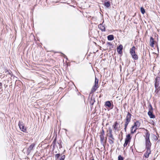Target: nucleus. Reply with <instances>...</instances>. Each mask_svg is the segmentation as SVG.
<instances>
[{
  "mask_svg": "<svg viewBox=\"0 0 160 160\" xmlns=\"http://www.w3.org/2000/svg\"><path fill=\"white\" fill-rule=\"evenodd\" d=\"M2 86V84L0 82V89H1V88Z\"/></svg>",
  "mask_w": 160,
  "mask_h": 160,
  "instance_id": "obj_42",
  "label": "nucleus"
},
{
  "mask_svg": "<svg viewBox=\"0 0 160 160\" xmlns=\"http://www.w3.org/2000/svg\"><path fill=\"white\" fill-rule=\"evenodd\" d=\"M131 116L132 115L129 112H128L125 118V122L124 124V130L125 132H126L127 131V126L130 122Z\"/></svg>",
  "mask_w": 160,
  "mask_h": 160,
  "instance_id": "obj_2",
  "label": "nucleus"
},
{
  "mask_svg": "<svg viewBox=\"0 0 160 160\" xmlns=\"http://www.w3.org/2000/svg\"><path fill=\"white\" fill-rule=\"evenodd\" d=\"M105 105L108 107L110 108L111 106V103L110 101H107L105 102Z\"/></svg>",
  "mask_w": 160,
  "mask_h": 160,
  "instance_id": "obj_16",
  "label": "nucleus"
},
{
  "mask_svg": "<svg viewBox=\"0 0 160 160\" xmlns=\"http://www.w3.org/2000/svg\"><path fill=\"white\" fill-rule=\"evenodd\" d=\"M104 135L101 134L100 135V138H104Z\"/></svg>",
  "mask_w": 160,
  "mask_h": 160,
  "instance_id": "obj_34",
  "label": "nucleus"
},
{
  "mask_svg": "<svg viewBox=\"0 0 160 160\" xmlns=\"http://www.w3.org/2000/svg\"><path fill=\"white\" fill-rule=\"evenodd\" d=\"M104 5L107 8L109 7L110 6V2L109 1L105 2L104 4Z\"/></svg>",
  "mask_w": 160,
  "mask_h": 160,
  "instance_id": "obj_18",
  "label": "nucleus"
},
{
  "mask_svg": "<svg viewBox=\"0 0 160 160\" xmlns=\"http://www.w3.org/2000/svg\"><path fill=\"white\" fill-rule=\"evenodd\" d=\"M138 129H136V128H135V129L133 130L134 133L136 132V130Z\"/></svg>",
  "mask_w": 160,
  "mask_h": 160,
  "instance_id": "obj_41",
  "label": "nucleus"
},
{
  "mask_svg": "<svg viewBox=\"0 0 160 160\" xmlns=\"http://www.w3.org/2000/svg\"><path fill=\"white\" fill-rule=\"evenodd\" d=\"M156 137V138L157 139V137L156 136H155Z\"/></svg>",
  "mask_w": 160,
  "mask_h": 160,
  "instance_id": "obj_44",
  "label": "nucleus"
},
{
  "mask_svg": "<svg viewBox=\"0 0 160 160\" xmlns=\"http://www.w3.org/2000/svg\"><path fill=\"white\" fill-rule=\"evenodd\" d=\"M146 151L145 153L144 156L145 158H148L149 156V154L151 153L150 149H146Z\"/></svg>",
  "mask_w": 160,
  "mask_h": 160,
  "instance_id": "obj_8",
  "label": "nucleus"
},
{
  "mask_svg": "<svg viewBox=\"0 0 160 160\" xmlns=\"http://www.w3.org/2000/svg\"><path fill=\"white\" fill-rule=\"evenodd\" d=\"M108 131L109 132L107 133V135L108 137V142L109 144L112 145L114 143L115 139L112 134V130L110 128H109Z\"/></svg>",
  "mask_w": 160,
  "mask_h": 160,
  "instance_id": "obj_1",
  "label": "nucleus"
},
{
  "mask_svg": "<svg viewBox=\"0 0 160 160\" xmlns=\"http://www.w3.org/2000/svg\"><path fill=\"white\" fill-rule=\"evenodd\" d=\"M150 45L152 47H153L154 45V41L153 38L151 37L150 38Z\"/></svg>",
  "mask_w": 160,
  "mask_h": 160,
  "instance_id": "obj_9",
  "label": "nucleus"
},
{
  "mask_svg": "<svg viewBox=\"0 0 160 160\" xmlns=\"http://www.w3.org/2000/svg\"><path fill=\"white\" fill-rule=\"evenodd\" d=\"M65 158V155H63L61 156L59 160H64Z\"/></svg>",
  "mask_w": 160,
  "mask_h": 160,
  "instance_id": "obj_30",
  "label": "nucleus"
},
{
  "mask_svg": "<svg viewBox=\"0 0 160 160\" xmlns=\"http://www.w3.org/2000/svg\"><path fill=\"white\" fill-rule=\"evenodd\" d=\"M100 134L102 135H104V132L103 129H102V131L101 132Z\"/></svg>",
  "mask_w": 160,
  "mask_h": 160,
  "instance_id": "obj_35",
  "label": "nucleus"
},
{
  "mask_svg": "<svg viewBox=\"0 0 160 160\" xmlns=\"http://www.w3.org/2000/svg\"><path fill=\"white\" fill-rule=\"evenodd\" d=\"M134 125L135 126V128H136V129H138L140 125V123L138 121H137L134 122Z\"/></svg>",
  "mask_w": 160,
  "mask_h": 160,
  "instance_id": "obj_14",
  "label": "nucleus"
},
{
  "mask_svg": "<svg viewBox=\"0 0 160 160\" xmlns=\"http://www.w3.org/2000/svg\"><path fill=\"white\" fill-rule=\"evenodd\" d=\"M123 49V46L122 45H120L117 48V51L118 53L121 54L122 53V50Z\"/></svg>",
  "mask_w": 160,
  "mask_h": 160,
  "instance_id": "obj_7",
  "label": "nucleus"
},
{
  "mask_svg": "<svg viewBox=\"0 0 160 160\" xmlns=\"http://www.w3.org/2000/svg\"><path fill=\"white\" fill-rule=\"evenodd\" d=\"M131 137L130 134H128L126 135V138L125 139V141L129 142H130Z\"/></svg>",
  "mask_w": 160,
  "mask_h": 160,
  "instance_id": "obj_10",
  "label": "nucleus"
},
{
  "mask_svg": "<svg viewBox=\"0 0 160 160\" xmlns=\"http://www.w3.org/2000/svg\"><path fill=\"white\" fill-rule=\"evenodd\" d=\"M135 128V126H134V125H133V126H132V127H131V129H133Z\"/></svg>",
  "mask_w": 160,
  "mask_h": 160,
  "instance_id": "obj_40",
  "label": "nucleus"
},
{
  "mask_svg": "<svg viewBox=\"0 0 160 160\" xmlns=\"http://www.w3.org/2000/svg\"><path fill=\"white\" fill-rule=\"evenodd\" d=\"M118 160H123V158L121 155H119L118 157Z\"/></svg>",
  "mask_w": 160,
  "mask_h": 160,
  "instance_id": "obj_28",
  "label": "nucleus"
},
{
  "mask_svg": "<svg viewBox=\"0 0 160 160\" xmlns=\"http://www.w3.org/2000/svg\"><path fill=\"white\" fill-rule=\"evenodd\" d=\"M133 129H131V133L132 134H133L134 133L133 131Z\"/></svg>",
  "mask_w": 160,
  "mask_h": 160,
  "instance_id": "obj_38",
  "label": "nucleus"
},
{
  "mask_svg": "<svg viewBox=\"0 0 160 160\" xmlns=\"http://www.w3.org/2000/svg\"><path fill=\"white\" fill-rule=\"evenodd\" d=\"M118 123L117 122H116L113 125V127L114 128V129H115V130H117L118 129Z\"/></svg>",
  "mask_w": 160,
  "mask_h": 160,
  "instance_id": "obj_20",
  "label": "nucleus"
},
{
  "mask_svg": "<svg viewBox=\"0 0 160 160\" xmlns=\"http://www.w3.org/2000/svg\"><path fill=\"white\" fill-rule=\"evenodd\" d=\"M24 125L23 122L22 121H19L18 122V125L19 127Z\"/></svg>",
  "mask_w": 160,
  "mask_h": 160,
  "instance_id": "obj_27",
  "label": "nucleus"
},
{
  "mask_svg": "<svg viewBox=\"0 0 160 160\" xmlns=\"http://www.w3.org/2000/svg\"><path fill=\"white\" fill-rule=\"evenodd\" d=\"M148 115L151 118H155V115L153 114V112L152 111H149L148 112Z\"/></svg>",
  "mask_w": 160,
  "mask_h": 160,
  "instance_id": "obj_11",
  "label": "nucleus"
},
{
  "mask_svg": "<svg viewBox=\"0 0 160 160\" xmlns=\"http://www.w3.org/2000/svg\"><path fill=\"white\" fill-rule=\"evenodd\" d=\"M62 56L64 57V58H66L67 60H68V58L64 54L62 53Z\"/></svg>",
  "mask_w": 160,
  "mask_h": 160,
  "instance_id": "obj_36",
  "label": "nucleus"
},
{
  "mask_svg": "<svg viewBox=\"0 0 160 160\" xmlns=\"http://www.w3.org/2000/svg\"><path fill=\"white\" fill-rule=\"evenodd\" d=\"M60 156V154L59 153L57 154L55 156V158L56 160H57L59 157Z\"/></svg>",
  "mask_w": 160,
  "mask_h": 160,
  "instance_id": "obj_26",
  "label": "nucleus"
},
{
  "mask_svg": "<svg viewBox=\"0 0 160 160\" xmlns=\"http://www.w3.org/2000/svg\"><path fill=\"white\" fill-rule=\"evenodd\" d=\"M91 160H94V159L93 158H92V159H91Z\"/></svg>",
  "mask_w": 160,
  "mask_h": 160,
  "instance_id": "obj_43",
  "label": "nucleus"
},
{
  "mask_svg": "<svg viewBox=\"0 0 160 160\" xmlns=\"http://www.w3.org/2000/svg\"><path fill=\"white\" fill-rule=\"evenodd\" d=\"M107 44L109 46H111L112 45V44L110 42H107Z\"/></svg>",
  "mask_w": 160,
  "mask_h": 160,
  "instance_id": "obj_37",
  "label": "nucleus"
},
{
  "mask_svg": "<svg viewBox=\"0 0 160 160\" xmlns=\"http://www.w3.org/2000/svg\"><path fill=\"white\" fill-rule=\"evenodd\" d=\"M20 129L22 132H27V129L26 128L24 125L19 127Z\"/></svg>",
  "mask_w": 160,
  "mask_h": 160,
  "instance_id": "obj_15",
  "label": "nucleus"
},
{
  "mask_svg": "<svg viewBox=\"0 0 160 160\" xmlns=\"http://www.w3.org/2000/svg\"><path fill=\"white\" fill-rule=\"evenodd\" d=\"M58 143L59 145V148H62V144H61V141L59 142H58Z\"/></svg>",
  "mask_w": 160,
  "mask_h": 160,
  "instance_id": "obj_31",
  "label": "nucleus"
},
{
  "mask_svg": "<svg viewBox=\"0 0 160 160\" xmlns=\"http://www.w3.org/2000/svg\"><path fill=\"white\" fill-rule=\"evenodd\" d=\"M160 84V77H157L155 81V87H159Z\"/></svg>",
  "mask_w": 160,
  "mask_h": 160,
  "instance_id": "obj_4",
  "label": "nucleus"
},
{
  "mask_svg": "<svg viewBox=\"0 0 160 160\" xmlns=\"http://www.w3.org/2000/svg\"><path fill=\"white\" fill-rule=\"evenodd\" d=\"M98 84H96V83H95V85L94 86L96 87H98Z\"/></svg>",
  "mask_w": 160,
  "mask_h": 160,
  "instance_id": "obj_39",
  "label": "nucleus"
},
{
  "mask_svg": "<svg viewBox=\"0 0 160 160\" xmlns=\"http://www.w3.org/2000/svg\"><path fill=\"white\" fill-rule=\"evenodd\" d=\"M149 106H150V108H149V111H152L153 108L150 103Z\"/></svg>",
  "mask_w": 160,
  "mask_h": 160,
  "instance_id": "obj_29",
  "label": "nucleus"
},
{
  "mask_svg": "<svg viewBox=\"0 0 160 160\" xmlns=\"http://www.w3.org/2000/svg\"><path fill=\"white\" fill-rule=\"evenodd\" d=\"M155 92H156V93H158V92L160 90V87H155Z\"/></svg>",
  "mask_w": 160,
  "mask_h": 160,
  "instance_id": "obj_25",
  "label": "nucleus"
},
{
  "mask_svg": "<svg viewBox=\"0 0 160 160\" xmlns=\"http://www.w3.org/2000/svg\"><path fill=\"white\" fill-rule=\"evenodd\" d=\"M95 83L98 84V80L96 78L95 79Z\"/></svg>",
  "mask_w": 160,
  "mask_h": 160,
  "instance_id": "obj_33",
  "label": "nucleus"
},
{
  "mask_svg": "<svg viewBox=\"0 0 160 160\" xmlns=\"http://www.w3.org/2000/svg\"><path fill=\"white\" fill-rule=\"evenodd\" d=\"M129 142H126V141H125V142H124V145H123V146L124 147H126L127 145H128V143Z\"/></svg>",
  "mask_w": 160,
  "mask_h": 160,
  "instance_id": "obj_32",
  "label": "nucleus"
},
{
  "mask_svg": "<svg viewBox=\"0 0 160 160\" xmlns=\"http://www.w3.org/2000/svg\"><path fill=\"white\" fill-rule=\"evenodd\" d=\"M108 39L109 41H112L114 39V36L112 35H110L108 36Z\"/></svg>",
  "mask_w": 160,
  "mask_h": 160,
  "instance_id": "obj_17",
  "label": "nucleus"
},
{
  "mask_svg": "<svg viewBox=\"0 0 160 160\" xmlns=\"http://www.w3.org/2000/svg\"><path fill=\"white\" fill-rule=\"evenodd\" d=\"M141 12L142 14H144L145 13V10L143 7H141Z\"/></svg>",
  "mask_w": 160,
  "mask_h": 160,
  "instance_id": "obj_24",
  "label": "nucleus"
},
{
  "mask_svg": "<svg viewBox=\"0 0 160 160\" xmlns=\"http://www.w3.org/2000/svg\"><path fill=\"white\" fill-rule=\"evenodd\" d=\"M98 87H96L94 86H93L91 91V93L92 92H95L98 88Z\"/></svg>",
  "mask_w": 160,
  "mask_h": 160,
  "instance_id": "obj_21",
  "label": "nucleus"
},
{
  "mask_svg": "<svg viewBox=\"0 0 160 160\" xmlns=\"http://www.w3.org/2000/svg\"><path fill=\"white\" fill-rule=\"evenodd\" d=\"M146 132L145 134V135H144V137L145 138V141L150 140V133L149 132L147 129L145 130Z\"/></svg>",
  "mask_w": 160,
  "mask_h": 160,
  "instance_id": "obj_5",
  "label": "nucleus"
},
{
  "mask_svg": "<svg viewBox=\"0 0 160 160\" xmlns=\"http://www.w3.org/2000/svg\"><path fill=\"white\" fill-rule=\"evenodd\" d=\"M35 146V144L34 143H32L28 147L27 149V153L28 154H30L32 150Z\"/></svg>",
  "mask_w": 160,
  "mask_h": 160,
  "instance_id": "obj_3",
  "label": "nucleus"
},
{
  "mask_svg": "<svg viewBox=\"0 0 160 160\" xmlns=\"http://www.w3.org/2000/svg\"><path fill=\"white\" fill-rule=\"evenodd\" d=\"M135 49L136 48L134 46H133L132 48H130V53L131 55L133 54H134L135 53Z\"/></svg>",
  "mask_w": 160,
  "mask_h": 160,
  "instance_id": "obj_12",
  "label": "nucleus"
},
{
  "mask_svg": "<svg viewBox=\"0 0 160 160\" xmlns=\"http://www.w3.org/2000/svg\"><path fill=\"white\" fill-rule=\"evenodd\" d=\"M98 28L102 31L105 32L106 31L105 27L102 25V24H100L99 25Z\"/></svg>",
  "mask_w": 160,
  "mask_h": 160,
  "instance_id": "obj_13",
  "label": "nucleus"
},
{
  "mask_svg": "<svg viewBox=\"0 0 160 160\" xmlns=\"http://www.w3.org/2000/svg\"><path fill=\"white\" fill-rule=\"evenodd\" d=\"M132 58L134 59V60H138V55L135 53L134 54H133L131 55Z\"/></svg>",
  "mask_w": 160,
  "mask_h": 160,
  "instance_id": "obj_19",
  "label": "nucleus"
},
{
  "mask_svg": "<svg viewBox=\"0 0 160 160\" xmlns=\"http://www.w3.org/2000/svg\"><path fill=\"white\" fill-rule=\"evenodd\" d=\"M100 141L102 144H103L104 145V143H105L106 142V140H105L104 141V138H100Z\"/></svg>",
  "mask_w": 160,
  "mask_h": 160,
  "instance_id": "obj_22",
  "label": "nucleus"
},
{
  "mask_svg": "<svg viewBox=\"0 0 160 160\" xmlns=\"http://www.w3.org/2000/svg\"><path fill=\"white\" fill-rule=\"evenodd\" d=\"M56 141V138H55L53 140V141L52 142V145L53 146V148H54L55 147Z\"/></svg>",
  "mask_w": 160,
  "mask_h": 160,
  "instance_id": "obj_23",
  "label": "nucleus"
},
{
  "mask_svg": "<svg viewBox=\"0 0 160 160\" xmlns=\"http://www.w3.org/2000/svg\"><path fill=\"white\" fill-rule=\"evenodd\" d=\"M145 144L146 149H150L151 146V143L150 140L145 141Z\"/></svg>",
  "mask_w": 160,
  "mask_h": 160,
  "instance_id": "obj_6",
  "label": "nucleus"
}]
</instances>
